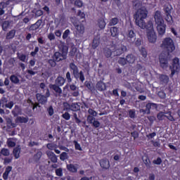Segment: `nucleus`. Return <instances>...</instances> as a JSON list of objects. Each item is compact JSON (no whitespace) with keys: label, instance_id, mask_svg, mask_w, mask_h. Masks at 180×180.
<instances>
[{"label":"nucleus","instance_id":"nucleus-15","mask_svg":"<svg viewBox=\"0 0 180 180\" xmlns=\"http://www.w3.org/2000/svg\"><path fill=\"white\" fill-rule=\"evenodd\" d=\"M70 91H72V96L77 97L79 96V89L75 86V84H70Z\"/></svg>","mask_w":180,"mask_h":180},{"label":"nucleus","instance_id":"nucleus-24","mask_svg":"<svg viewBox=\"0 0 180 180\" xmlns=\"http://www.w3.org/2000/svg\"><path fill=\"white\" fill-rule=\"evenodd\" d=\"M12 115L14 117L16 116H19V115H22V109L19 105H15L14 109L11 111Z\"/></svg>","mask_w":180,"mask_h":180},{"label":"nucleus","instance_id":"nucleus-60","mask_svg":"<svg viewBox=\"0 0 180 180\" xmlns=\"http://www.w3.org/2000/svg\"><path fill=\"white\" fill-rule=\"evenodd\" d=\"M94 120H96V119L92 115H89L87 117V122L89 123H90L91 124H92L94 123Z\"/></svg>","mask_w":180,"mask_h":180},{"label":"nucleus","instance_id":"nucleus-45","mask_svg":"<svg viewBox=\"0 0 180 180\" xmlns=\"http://www.w3.org/2000/svg\"><path fill=\"white\" fill-rule=\"evenodd\" d=\"M68 158L69 156L68 153L63 152L60 155V160H61V161H65V160H68Z\"/></svg>","mask_w":180,"mask_h":180},{"label":"nucleus","instance_id":"nucleus-8","mask_svg":"<svg viewBox=\"0 0 180 180\" xmlns=\"http://www.w3.org/2000/svg\"><path fill=\"white\" fill-rule=\"evenodd\" d=\"M154 19L155 25H162L164 23V18H162V14H161V11H160L155 12Z\"/></svg>","mask_w":180,"mask_h":180},{"label":"nucleus","instance_id":"nucleus-12","mask_svg":"<svg viewBox=\"0 0 180 180\" xmlns=\"http://www.w3.org/2000/svg\"><path fill=\"white\" fill-rule=\"evenodd\" d=\"M69 68H70V72H72V75H73V77L77 75V74H78V72L79 71L78 66H77V65H75V63H70L69 64Z\"/></svg>","mask_w":180,"mask_h":180},{"label":"nucleus","instance_id":"nucleus-43","mask_svg":"<svg viewBox=\"0 0 180 180\" xmlns=\"http://www.w3.org/2000/svg\"><path fill=\"white\" fill-rule=\"evenodd\" d=\"M12 140H13V139H11V138L7 140L6 144L8 147L13 148V147H15V146H16V143L13 142Z\"/></svg>","mask_w":180,"mask_h":180},{"label":"nucleus","instance_id":"nucleus-64","mask_svg":"<svg viewBox=\"0 0 180 180\" xmlns=\"http://www.w3.org/2000/svg\"><path fill=\"white\" fill-rule=\"evenodd\" d=\"M15 63H16V60H15L14 58H11L8 60V64L9 65H11V67H13L15 65Z\"/></svg>","mask_w":180,"mask_h":180},{"label":"nucleus","instance_id":"nucleus-32","mask_svg":"<svg viewBox=\"0 0 180 180\" xmlns=\"http://www.w3.org/2000/svg\"><path fill=\"white\" fill-rule=\"evenodd\" d=\"M15 34H16V30H11L9 32L6 34V40H11V39H13V37H15Z\"/></svg>","mask_w":180,"mask_h":180},{"label":"nucleus","instance_id":"nucleus-38","mask_svg":"<svg viewBox=\"0 0 180 180\" xmlns=\"http://www.w3.org/2000/svg\"><path fill=\"white\" fill-rule=\"evenodd\" d=\"M67 169L70 172H77V167L72 164L67 165Z\"/></svg>","mask_w":180,"mask_h":180},{"label":"nucleus","instance_id":"nucleus-46","mask_svg":"<svg viewBox=\"0 0 180 180\" xmlns=\"http://www.w3.org/2000/svg\"><path fill=\"white\" fill-rule=\"evenodd\" d=\"M142 160H143L145 165L147 167V168H150V167L151 165V162H150V159H148L147 158H143Z\"/></svg>","mask_w":180,"mask_h":180},{"label":"nucleus","instance_id":"nucleus-5","mask_svg":"<svg viewBox=\"0 0 180 180\" xmlns=\"http://www.w3.org/2000/svg\"><path fill=\"white\" fill-rule=\"evenodd\" d=\"M171 70L170 77H172L175 75V72H178L180 70V65H179V58H174L172 60V65L169 67Z\"/></svg>","mask_w":180,"mask_h":180},{"label":"nucleus","instance_id":"nucleus-20","mask_svg":"<svg viewBox=\"0 0 180 180\" xmlns=\"http://www.w3.org/2000/svg\"><path fill=\"white\" fill-rule=\"evenodd\" d=\"M96 88L98 91H106V84L102 81H99L96 83Z\"/></svg>","mask_w":180,"mask_h":180},{"label":"nucleus","instance_id":"nucleus-53","mask_svg":"<svg viewBox=\"0 0 180 180\" xmlns=\"http://www.w3.org/2000/svg\"><path fill=\"white\" fill-rule=\"evenodd\" d=\"M66 79L69 84L72 82V77H71V72H66Z\"/></svg>","mask_w":180,"mask_h":180},{"label":"nucleus","instance_id":"nucleus-17","mask_svg":"<svg viewBox=\"0 0 180 180\" xmlns=\"http://www.w3.org/2000/svg\"><path fill=\"white\" fill-rule=\"evenodd\" d=\"M126 61L128 64H134L136 58L133 53H129L125 57Z\"/></svg>","mask_w":180,"mask_h":180},{"label":"nucleus","instance_id":"nucleus-18","mask_svg":"<svg viewBox=\"0 0 180 180\" xmlns=\"http://www.w3.org/2000/svg\"><path fill=\"white\" fill-rule=\"evenodd\" d=\"M20 151H22V148H20V146H18L13 148V154L15 160H18V158H20Z\"/></svg>","mask_w":180,"mask_h":180},{"label":"nucleus","instance_id":"nucleus-55","mask_svg":"<svg viewBox=\"0 0 180 180\" xmlns=\"http://www.w3.org/2000/svg\"><path fill=\"white\" fill-rule=\"evenodd\" d=\"M46 148L49 150H55V148H57V144H55V143H48L46 145Z\"/></svg>","mask_w":180,"mask_h":180},{"label":"nucleus","instance_id":"nucleus-41","mask_svg":"<svg viewBox=\"0 0 180 180\" xmlns=\"http://www.w3.org/2000/svg\"><path fill=\"white\" fill-rule=\"evenodd\" d=\"M98 46H99V37H96L93 40L92 48L95 49Z\"/></svg>","mask_w":180,"mask_h":180},{"label":"nucleus","instance_id":"nucleus-9","mask_svg":"<svg viewBox=\"0 0 180 180\" xmlns=\"http://www.w3.org/2000/svg\"><path fill=\"white\" fill-rule=\"evenodd\" d=\"M147 38L150 43H155L157 41V34H155V31H147Z\"/></svg>","mask_w":180,"mask_h":180},{"label":"nucleus","instance_id":"nucleus-7","mask_svg":"<svg viewBox=\"0 0 180 180\" xmlns=\"http://www.w3.org/2000/svg\"><path fill=\"white\" fill-rule=\"evenodd\" d=\"M169 55H168V53L167 54H164V53H161V55L160 56L159 60H160V65L161 67V68H162L163 70H167V68H168V56Z\"/></svg>","mask_w":180,"mask_h":180},{"label":"nucleus","instance_id":"nucleus-49","mask_svg":"<svg viewBox=\"0 0 180 180\" xmlns=\"http://www.w3.org/2000/svg\"><path fill=\"white\" fill-rule=\"evenodd\" d=\"M168 120L170 122H175V118L171 115V112H168L166 113V117Z\"/></svg>","mask_w":180,"mask_h":180},{"label":"nucleus","instance_id":"nucleus-52","mask_svg":"<svg viewBox=\"0 0 180 180\" xmlns=\"http://www.w3.org/2000/svg\"><path fill=\"white\" fill-rule=\"evenodd\" d=\"M118 63H120V65H126V64H128L127 60H126V58H120Z\"/></svg>","mask_w":180,"mask_h":180},{"label":"nucleus","instance_id":"nucleus-51","mask_svg":"<svg viewBox=\"0 0 180 180\" xmlns=\"http://www.w3.org/2000/svg\"><path fill=\"white\" fill-rule=\"evenodd\" d=\"M75 6H77V8H82V6H84V3L81 0H76L75 1Z\"/></svg>","mask_w":180,"mask_h":180},{"label":"nucleus","instance_id":"nucleus-54","mask_svg":"<svg viewBox=\"0 0 180 180\" xmlns=\"http://www.w3.org/2000/svg\"><path fill=\"white\" fill-rule=\"evenodd\" d=\"M12 160H13V157L5 158L4 160V165H8V164H11V162H12Z\"/></svg>","mask_w":180,"mask_h":180},{"label":"nucleus","instance_id":"nucleus-62","mask_svg":"<svg viewBox=\"0 0 180 180\" xmlns=\"http://www.w3.org/2000/svg\"><path fill=\"white\" fill-rule=\"evenodd\" d=\"M56 174L58 176H63V169L61 168L56 169Z\"/></svg>","mask_w":180,"mask_h":180},{"label":"nucleus","instance_id":"nucleus-2","mask_svg":"<svg viewBox=\"0 0 180 180\" xmlns=\"http://www.w3.org/2000/svg\"><path fill=\"white\" fill-rule=\"evenodd\" d=\"M68 54V46L65 45H61L59 51L54 53L53 58L57 63L67 60V55Z\"/></svg>","mask_w":180,"mask_h":180},{"label":"nucleus","instance_id":"nucleus-33","mask_svg":"<svg viewBox=\"0 0 180 180\" xmlns=\"http://www.w3.org/2000/svg\"><path fill=\"white\" fill-rule=\"evenodd\" d=\"M171 11H172V6L170 4H165L164 8L165 15H171Z\"/></svg>","mask_w":180,"mask_h":180},{"label":"nucleus","instance_id":"nucleus-13","mask_svg":"<svg viewBox=\"0 0 180 180\" xmlns=\"http://www.w3.org/2000/svg\"><path fill=\"white\" fill-rule=\"evenodd\" d=\"M36 98L39 103H40L41 105H46V103H47V97H45L44 95H41V94H37Z\"/></svg>","mask_w":180,"mask_h":180},{"label":"nucleus","instance_id":"nucleus-37","mask_svg":"<svg viewBox=\"0 0 180 180\" xmlns=\"http://www.w3.org/2000/svg\"><path fill=\"white\" fill-rule=\"evenodd\" d=\"M70 110H72L73 112H77V110H79V105L77 103H73L70 105Z\"/></svg>","mask_w":180,"mask_h":180},{"label":"nucleus","instance_id":"nucleus-34","mask_svg":"<svg viewBox=\"0 0 180 180\" xmlns=\"http://www.w3.org/2000/svg\"><path fill=\"white\" fill-rule=\"evenodd\" d=\"M98 27H100L101 30L105 29V27H106V22H105V20L103 18L98 19Z\"/></svg>","mask_w":180,"mask_h":180},{"label":"nucleus","instance_id":"nucleus-10","mask_svg":"<svg viewBox=\"0 0 180 180\" xmlns=\"http://www.w3.org/2000/svg\"><path fill=\"white\" fill-rule=\"evenodd\" d=\"M127 39L129 43H134L136 40V33H134L132 29H129L127 32Z\"/></svg>","mask_w":180,"mask_h":180},{"label":"nucleus","instance_id":"nucleus-35","mask_svg":"<svg viewBox=\"0 0 180 180\" xmlns=\"http://www.w3.org/2000/svg\"><path fill=\"white\" fill-rule=\"evenodd\" d=\"M110 33H111V36H112V37H116V36H117V34H119V31L117 30V27H111Z\"/></svg>","mask_w":180,"mask_h":180},{"label":"nucleus","instance_id":"nucleus-59","mask_svg":"<svg viewBox=\"0 0 180 180\" xmlns=\"http://www.w3.org/2000/svg\"><path fill=\"white\" fill-rule=\"evenodd\" d=\"M129 116L131 117V119H134V117L136 116V111L134 110H129Z\"/></svg>","mask_w":180,"mask_h":180},{"label":"nucleus","instance_id":"nucleus-40","mask_svg":"<svg viewBox=\"0 0 180 180\" xmlns=\"http://www.w3.org/2000/svg\"><path fill=\"white\" fill-rule=\"evenodd\" d=\"M117 23H119V18H114L110 20L109 26H115V25H117Z\"/></svg>","mask_w":180,"mask_h":180},{"label":"nucleus","instance_id":"nucleus-44","mask_svg":"<svg viewBox=\"0 0 180 180\" xmlns=\"http://www.w3.org/2000/svg\"><path fill=\"white\" fill-rule=\"evenodd\" d=\"M165 20L169 23V25H172V23H174L171 14H166Z\"/></svg>","mask_w":180,"mask_h":180},{"label":"nucleus","instance_id":"nucleus-27","mask_svg":"<svg viewBox=\"0 0 180 180\" xmlns=\"http://www.w3.org/2000/svg\"><path fill=\"white\" fill-rule=\"evenodd\" d=\"M2 155H4V157H9L11 155V150L6 148H1L0 151V158L2 157Z\"/></svg>","mask_w":180,"mask_h":180},{"label":"nucleus","instance_id":"nucleus-50","mask_svg":"<svg viewBox=\"0 0 180 180\" xmlns=\"http://www.w3.org/2000/svg\"><path fill=\"white\" fill-rule=\"evenodd\" d=\"M46 112H48L49 116H53V115H54V108H53V105H50L46 109Z\"/></svg>","mask_w":180,"mask_h":180},{"label":"nucleus","instance_id":"nucleus-29","mask_svg":"<svg viewBox=\"0 0 180 180\" xmlns=\"http://www.w3.org/2000/svg\"><path fill=\"white\" fill-rule=\"evenodd\" d=\"M143 4L141 3V1H139V0H135L134 1H133V8L134 9H137L139 11V9H141L143 8Z\"/></svg>","mask_w":180,"mask_h":180},{"label":"nucleus","instance_id":"nucleus-63","mask_svg":"<svg viewBox=\"0 0 180 180\" xmlns=\"http://www.w3.org/2000/svg\"><path fill=\"white\" fill-rule=\"evenodd\" d=\"M88 112L89 113V115H91V116L94 117L98 115V112H96V111L94 110L92 108H89Z\"/></svg>","mask_w":180,"mask_h":180},{"label":"nucleus","instance_id":"nucleus-30","mask_svg":"<svg viewBox=\"0 0 180 180\" xmlns=\"http://www.w3.org/2000/svg\"><path fill=\"white\" fill-rule=\"evenodd\" d=\"M16 123H27L29 122L28 117H17L15 119Z\"/></svg>","mask_w":180,"mask_h":180},{"label":"nucleus","instance_id":"nucleus-47","mask_svg":"<svg viewBox=\"0 0 180 180\" xmlns=\"http://www.w3.org/2000/svg\"><path fill=\"white\" fill-rule=\"evenodd\" d=\"M84 85L90 91H94V84H92L91 82H88V81L85 82Z\"/></svg>","mask_w":180,"mask_h":180},{"label":"nucleus","instance_id":"nucleus-56","mask_svg":"<svg viewBox=\"0 0 180 180\" xmlns=\"http://www.w3.org/2000/svg\"><path fill=\"white\" fill-rule=\"evenodd\" d=\"M62 117L65 119V120H70V119H71V115H70L68 112H66L62 115Z\"/></svg>","mask_w":180,"mask_h":180},{"label":"nucleus","instance_id":"nucleus-16","mask_svg":"<svg viewBox=\"0 0 180 180\" xmlns=\"http://www.w3.org/2000/svg\"><path fill=\"white\" fill-rule=\"evenodd\" d=\"M74 26L75 27V29L79 34H84L85 32V27H84V25L74 23Z\"/></svg>","mask_w":180,"mask_h":180},{"label":"nucleus","instance_id":"nucleus-6","mask_svg":"<svg viewBox=\"0 0 180 180\" xmlns=\"http://www.w3.org/2000/svg\"><path fill=\"white\" fill-rule=\"evenodd\" d=\"M49 88L56 92L55 96L56 98H61V96L67 98V94H63V90L60 88V86H57V84H49Z\"/></svg>","mask_w":180,"mask_h":180},{"label":"nucleus","instance_id":"nucleus-22","mask_svg":"<svg viewBox=\"0 0 180 180\" xmlns=\"http://www.w3.org/2000/svg\"><path fill=\"white\" fill-rule=\"evenodd\" d=\"M103 54L106 58H110V57L113 56V51H112V47L110 49L105 48L103 49Z\"/></svg>","mask_w":180,"mask_h":180},{"label":"nucleus","instance_id":"nucleus-26","mask_svg":"<svg viewBox=\"0 0 180 180\" xmlns=\"http://www.w3.org/2000/svg\"><path fill=\"white\" fill-rule=\"evenodd\" d=\"M160 83L162 84L167 85L168 82H169V77L166 75H161L159 77Z\"/></svg>","mask_w":180,"mask_h":180},{"label":"nucleus","instance_id":"nucleus-28","mask_svg":"<svg viewBox=\"0 0 180 180\" xmlns=\"http://www.w3.org/2000/svg\"><path fill=\"white\" fill-rule=\"evenodd\" d=\"M43 155V152H41L40 150H38L36 154L33 156V160L35 161V162H38V161H40V158H41V156Z\"/></svg>","mask_w":180,"mask_h":180},{"label":"nucleus","instance_id":"nucleus-11","mask_svg":"<svg viewBox=\"0 0 180 180\" xmlns=\"http://www.w3.org/2000/svg\"><path fill=\"white\" fill-rule=\"evenodd\" d=\"M166 27H167V25L164 22L162 24L157 25L158 33V35L160 36V37H162V36L165 34Z\"/></svg>","mask_w":180,"mask_h":180},{"label":"nucleus","instance_id":"nucleus-39","mask_svg":"<svg viewBox=\"0 0 180 180\" xmlns=\"http://www.w3.org/2000/svg\"><path fill=\"white\" fill-rule=\"evenodd\" d=\"M9 26H11V22L9 21H4L2 23V29L4 32H6L8 30Z\"/></svg>","mask_w":180,"mask_h":180},{"label":"nucleus","instance_id":"nucleus-31","mask_svg":"<svg viewBox=\"0 0 180 180\" xmlns=\"http://www.w3.org/2000/svg\"><path fill=\"white\" fill-rule=\"evenodd\" d=\"M10 81L15 85L20 84V79H19V77L15 75H13L10 77Z\"/></svg>","mask_w":180,"mask_h":180},{"label":"nucleus","instance_id":"nucleus-1","mask_svg":"<svg viewBox=\"0 0 180 180\" xmlns=\"http://www.w3.org/2000/svg\"><path fill=\"white\" fill-rule=\"evenodd\" d=\"M148 15V11L145 7H142L136 11L134 17L135 22L137 26L141 27V29H144L146 27V22L144 21V19L147 18Z\"/></svg>","mask_w":180,"mask_h":180},{"label":"nucleus","instance_id":"nucleus-23","mask_svg":"<svg viewBox=\"0 0 180 180\" xmlns=\"http://www.w3.org/2000/svg\"><path fill=\"white\" fill-rule=\"evenodd\" d=\"M100 165L101 168H103L104 169H108V168L110 167L109 160L107 159H103L100 160Z\"/></svg>","mask_w":180,"mask_h":180},{"label":"nucleus","instance_id":"nucleus-36","mask_svg":"<svg viewBox=\"0 0 180 180\" xmlns=\"http://www.w3.org/2000/svg\"><path fill=\"white\" fill-rule=\"evenodd\" d=\"M144 29H147L148 32H150V30H154V25L153 24V21H148V24H146V27Z\"/></svg>","mask_w":180,"mask_h":180},{"label":"nucleus","instance_id":"nucleus-61","mask_svg":"<svg viewBox=\"0 0 180 180\" xmlns=\"http://www.w3.org/2000/svg\"><path fill=\"white\" fill-rule=\"evenodd\" d=\"M70 36V30H66L63 34V39L65 40Z\"/></svg>","mask_w":180,"mask_h":180},{"label":"nucleus","instance_id":"nucleus-48","mask_svg":"<svg viewBox=\"0 0 180 180\" xmlns=\"http://www.w3.org/2000/svg\"><path fill=\"white\" fill-rule=\"evenodd\" d=\"M17 56L18 57L20 61H22L23 63L26 61V55L18 53Z\"/></svg>","mask_w":180,"mask_h":180},{"label":"nucleus","instance_id":"nucleus-4","mask_svg":"<svg viewBox=\"0 0 180 180\" xmlns=\"http://www.w3.org/2000/svg\"><path fill=\"white\" fill-rule=\"evenodd\" d=\"M111 50L112 51V57H116V56H122L123 53L127 51V46L124 45H115L111 46Z\"/></svg>","mask_w":180,"mask_h":180},{"label":"nucleus","instance_id":"nucleus-25","mask_svg":"<svg viewBox=\"0 0 180 180\" xmlns=\"http://www.w3.org/2000/svg\"><path fill=\"white\" fill-rule=\"evenodd\" d=\"M55 83V85H57V86H63V85L65 84V79L61 76H59L56 79Z\"/></svg>","mask_w":180,"mask_h":180},{"label":"nucleus","instance_id":"nucleus-14","mask_svg":"<svg viewBox=\"0 0 180 180\" xmlns=\"http://www.w3.org/2000/svg\"><path fill=\"white\" fill-rule=\"evenodd\" d=\"M46 154L48 158H49V160L51 161V162H53L54 164L57 162V155H56L53 152L47 150L46 152Z\"/></svg>","mask_w":180,"mask_h":180},{"label":"nucleus","instance_id":"nucleus-58","mask_svg":"<svg viewBox=\"0 0 180 180\" xmlns=\"http://www.w3.org/2000/svg\"><path fill=\"white\" fill-rule=\"evenodd\" d=\"M48 63L49 64V65H51V67L54 68L56 67V65H57V63H56V60L54 59H49L48 60Z\"/></svg>","mask_w":180,"mask_h":180},{"label":"nucleus","instance_id":"nucleus-21","mask_svg":"<svg viewBox=\"0 0 180 180\" xmlns=\"http://www.w3.org/2000/svg\"><path fill=\"white\" fill-rule=\"evenodd\" d=\"M158 108V105L156 103H148L146 105V108L147 110L148 115H150L151 113L150 110L151 109H157Z\"/></svg>","mask_w":180,"mask_h":180},{"label":"nucleus","instance_id":"nucleus-3","mask_svg":"<svg viewBox=\"0 0 180 180\" xmlns=\"http://www.w3.org/2000/svg\"><path fill=\"white\" fill-rule=\"evenodd\" d=\"M162 49L167 51V56H169V53H172L175 50V44H174V40L170 37H166L163 39L162 44Z\"/></svg>","mask_w":180,"mask_h":180},{"label":"nucleus","instance_id":"nucleus-42","mask_svg":"<svg viewBox=\"0 0 180 180\" xmlns=\"http://www.w3.org/2000/svg\"><path fill=\"white\" fill-rule=\"evenodd\" d=\"M6 123H7V126L8 127H16V124L13 123L12 122V119L11 118H6Z\"/></svg>","mask_w":180,"mask_h":180},{"label":"nucleus","instance_id":"nucleus-57","mask_svg":"<svg viewBox=\"0 0 180 180\" xmlns=\"http://www.w3.org/2000/svg\"><path fill=\"white\" fill-rule=\"evenodd\" d=\"M166 117V115L164 114V112H160L157 115V118L159 120H164V118Z\"/></svg>","mask_w":180,"mask_h":180},{"label":"nucleus","instance_id":"nucleus-19","mask_svg":"<svg viewBox=\"0 0 180 180\" xmlns=\"http://www.w3.org/2000/svg\"><path fill=\"white\" fill-rule=\"evenodd\" d=\"M73 77L77 81L79 80V81H81L82 82H84V81H85V75H84V72H82V70L79 71L78 73H77Z\"/></svg>","mask_w":180,"mask_h":180}]
</instances>
